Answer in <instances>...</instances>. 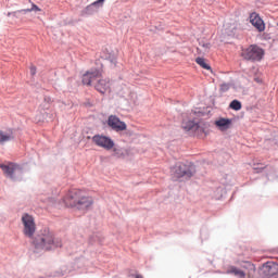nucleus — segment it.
Wrapping results in <instances>:
<instances>
[{"label": "nucleus", "mask_w": 278, "mask_h": 278, "mask_svg": "<svg viewBox=\"0 0 278 278\" xmlns=\"http://www.w3.org/2000/svg\"><path fill=\"white\" fill-rule=\"evenodd\" d=\"M97 81L96 90L98 92H101V94H105V92H110V80L108 79H101V72L93 71V72H87L83 75V84L85 86H91Z\"/></svg>", "instance_id": "f03ea898"}, {"label": "nucleus", "mask_w": 278, "mask_h": 278, "mask_svg": "<svg viewBox=\"0 0 278 278\" xmlns=\"http://www.w3.org/2000/svg\"><path fill=\"white\" fill-rule=\"evenodd\" d=\"M249 18L251 25H253L257 31H264V29H266V24H264V20L260 17V14L251 13Z\"/></svg>", "instance_id": "f8f14e48"}, {"label": "nucleus", "mask_w": 278, "mask_h": 278, "mask_svg": "<svg viewBox=\"0 0 278 278\" xmlns=\"http://www.w3.org/2000/svg\"><path fill=\"white\" fill-rule=\"evenodd\" d=\"M77 203L76 210H86V207H90V205H92V198L84 194V192L79 190Z\"/></svg>", "instance_id": "ddd939ff"}, {"label": "nucleus", "mask_w": 278, "mask_h": 278, "mask_svg": "<svg viewBox=\"0 0 278 278\" xmlns=\"http://www.w3.org/2000/svg\"><path fill=\"white\" fill-rule=\"evenodd\" d=\"M254 81H256V84H262V80L260 77L254 78Z\"/></svg>", "instance_id": "cd10ccee"}, {"label": "nucleus", "mask_w": 278, "mask_h": 278, "mask_svg": "<svg viewBox=\"0 0 278 278\" xmlns=\"http://www.w3.org/2000/svg\"><path fill=\"white\" fill-rule=\"evenodd\" d=\"M267 268H275V265H271V266H267Z\"/></svg>", "instance_id": "c85d7f7f"}, {"label": "nucleus", "mask_w": 278, "mask_h": 278, "mask_svg": "<svg viewBox=\"0 0 278 278\" xmlns=\"http://www.w3.org/2000/svg\"><path fill=\"white\" fill-rule=\"evenodd\" d=\"M227 273L232 274V275H235L236 277H239V278L247 277V274H244V271H242V270H240L236 267H231Z\"/></svg>", "instance_id": "aec40b11"}, {"label": "nucleus", "mask_w": 278, "mask_h": 278, "mask_svg": "<svg viewBox=\"0 0 278 278\" xmlns=\"http://www.w3.org/2000/svg\"><path fill=\"white\" fill-rule=\"evenodd\" d=\"M31 12H34L35 14H42V9H40L38 5L31 3L30 7Z\"/></svg>", "instance_id": "5701e85b"}, {"label": "nucleus", "mask_w": 278, "mask_h": 278, "mask_svg": "<svg viewBox=\"0 0 278 278\" xmlns=\"http://www.w3.org/2000/svg\"><path fill=\"white\" fill-rule=\"evenodd\" d=\"M103 60H105L106 62H109L111 67L116 66V52L114 51H110L106 54H103Z\"/></svg>", "instance_id": "6ab92c4d"}, {"label": "nucleus", "mask_w": 278, "mask_h": 278, "mask_svg": "<svg viewBox=\"0 0 278 278\" xmlns=\"http://www.w3.org/2000/svg\"><path fill=\"white\" fill-rule=\"evenodd\" d=\"M197 64H199V66H201L202 68H205L206 71H212V67L210 66V64H207V62H205V59L203 58H198L195 59Z\"/></svg>", "instance_id": "412c9836"}, {"label": "nucleus", "mask_w": 278, "mask_h": 278, "mask_svg": "<svg viewBox=\"0 0 278 278\" xmlns=\"http://www.w3.org/2000/svg\"><path fill=\"white\" fill-rule=\"evenodd\" d=\"M215 199H223V188L217 189V193L214 194Z\"/></svg>", "instance_id": "b1692460"}, {"label": "nucleus", "mask_w": 278, "mask_h": 278, "mask_svg": "<svg viewBox=\"0 0 278 278\" xmlns=\"http://www.w3.org/2000/svg\"><path fill=\"white\" fill-rule=\"evenodd\" d=\"M10 140H14V131L10 128L0 130V144H5Z\"/></svg>", "instance_id": "2eb2a0df"}, {"label": "nucleus", "mask_w": 278, "mask_h": 278, "mask_svg": "<svg viewBox=\"0 0 278 278\" xmlns=\"http://www.w3.org/2000/svg\"><path fill=\"white\" fill-rule=\"evenodd\" d=\"M104 3H105V0H97L92 2L91 4L86 7V13L94 14V12H99L101 8H103Z\"/></svg>", "instance_id": "4468645a"}, {"label": "nucleus", "mask_w": 278, "mask_h": 278, "mask_svg": "<svg viewBox=\"0 0 278 278\" xmlns=\"http://www.w3.org/2000/svg\"><path fill=\"white\" fill-rule=\"evenodd\" d=\"M197 173V167L192 163H177L172 168V175L174 179H191Z\"/></svg>", "instance_id": "7ed1b4c3"}, {"label": "nucleus", "mask_w": 278, "mask_h": 278, "mask_svg": "<svg viewBox=\"0 0 278 278\" xmlns=\"http://www.w3.org/2000/svg\"><path fill=\"white\" fill-rule=\"evenodd\" d=\"M0 168L11 181H20L25 173V168L16 163H0Z\"/></svg>", "instance_id": "20e7f679"}, {"label": "nucleus", "mask_w": 278, "mask_h": 278, "mask_svg": "<svg viewBox=\"0 0 278 278\" xmlns=\"http://www.w3.org/2000/svg\"><path fill=\"white\" fill-rule=\"evenodd\" d=\"M220 88L225 92V91L229 90V85L223 84Z\"/></svg>", "instance_id": "a878e982"}, {"label": "nucleus", "mask_w": 278, "mask_h": 278, "mask_svg": "<svg viewBox=\"0 0 278 278\" xmlns=\"http://www.w3.org/2000/svg\"><path fill=\"white\" fill-rule=\"evenodd\" d=\"M238 29V20L236 17H228L224 22L223 31L226 36H233Z\"/></svg>", "instance_id": "9b49d317"}, {"label": "nucleus", "mask_w": 278, "mask_h": 278, "mask_svg": "<svg viewBox=\"0 0 278 278\" xmlns=\"http://www.w3.org/2000/svg\"><path fill=\"white\" fill-rule=\"evenodd\" d=\"M30 75H36V66H30Z\"/></svg>", "instance_id": "bb28decb"}, {"label": "nucleus", "mask_w": 278, "mask_h": 278, "mask_svg": "<svg viewBox=\"0 0 278 278\" xmlns=\"http://www.w3.org/2000/svg\"><path fill=\"white\" fill-rule=\"evenodd\" d=\"M23 233L26 238H34V233H36V222L34 216L28 213H24L21 217Z\"/></svg>", "instance_id": "423d86ee"}, {"label": "nucleus", "mask_w": 278, "mask_h": 278, "mask_svg": "<svg viewBox=\"0 0 278 278\" xmlns=\"http://www.w3.org/2000/svg\"><path fill=\"white\" fill-rule=\"evenodd\" d=\"M108 125L113 131H125L127 129V124L121 121L116 115L109 116Z\"/></svg>", "instance_id": "9d476101"}, {"label": "nucleus", "mask_w": 278, "mask_h": 278, "mask_svg": "<svg viewBox=\"0 0 278 278\" xmlns=\"http://www.w3.org/2000/svg\"><path fill=\"white\" fill-rule=\"evenodd\" d=\"M17 12H20V14H27V13L31 12V7L29 9H23Z\"/></svg>", "instance_id": "393cba45"}, {"label": "nucleus", "mask_w": 278, "mask_h": 278, "mask_svg": "<svg viewBox=\"0 0 278 278\" xmlns=\"http://www.w3.org/2000/svg\"><path fill=\"white\" fill-rule=\"evenodd\" d=\"M194 112L190 113L189 115H185L181 127L184 131H195V129H199V122L194 119Z\"/></svg>", "instance_id": "1a4fd4ad"}, {"label": "nucleus", "mask_w": 278, "mask_h": 278, "mask_svg": "<svg viewBox=\"0 0 278 278\" xmlns=\"http://www.w3.org/2000/svg\"><path fill=\"white\" fill-rule=\"evenodd\" d=\"M241 56L243 60H248L250 62H262V60H264V49L252 45L242 50Z\"/></svg>", "instance_id": "39448f33"}, {"label": "nucleus", "mask_w": 278, "mask_h": 278, "mask_svg": "<svg viewBox=\"0 0 278 278\" xmlns=\"http://www.w3.org/2000/svg\"><path fill=\"white\" fill-rule=\"evenodd\" d=\"M34 247L37 251H53L62 247V240L55 237L51 230H43L35 238Z\"/></svg>", "instance_id": "f257e3e1"}, {"label": "nucleus", "mask_w": 278, "mask_h": 278, "mask_svg": "<svg viewBox=\"0 0 278 278\" xmlns=\"http://www.w3.org/2000/svg\"><path fill=\"white\" fill-rule=\"evenodd\" d=\"M79 200V190L68 191L62 199V203L65 207H72L77 210V204Z\"/></svg>", "instance_id": "6e6552de"}, {"label": "nucleus", "mask_w": 278, "mask_h": 278, "mask_svg": "<svg viewBox=\"0 0 278 278\" xmlns=\"http://www.w3.org/2000/svg\"><path fill=\"white\" fill-rule=\"evenodd\" d=\"M215 126L217 127V129H219V131H227V129L231 127V119L222 117L215 121Z\"/></svg>", "instance_id": "dca6fc26"}, {"label": "nucleus", "mask_w": 278, "mask_h": 278, "mask_svg": "<svg viewBox=\"0 0 278 278\" xmlns=\"http://www.w3.org/2000/svg\"><path fill=\"white\" fill-rule=\"evenodd\" d=\"M210 49H212V45L208 41H200L198 46L199 55H205V53H210Z\"/></svg>", "instance_id": "a211bd4d"}, {"label": "nucleus", "mask_w": 278, "mask_h": 278, "mask_svg": "<svg viewBox=\"0 0 278 278\" xmlns=\"http://www.w3.org/2000/svg\"><path fill=\"white\" fill-rule=\"evenodd\" d=\"M229 108L231 110H235V112H239V110H242V103L238 100H233L232 102H230Z\"/></svg>", "instance_id": "4be33fe9"}, {"label": "nucleus", "mask_w": 278, "mask_h": 278, "mask_svg": "<svg viewBox=\"0 0 278 278\" xmlns=\"http://www.w3.org/2000/svg\"><path fill=\"white\" fill-rule=\"evenodd\" d=\"M111 151H112V156L116 157L117 160H123V157H125V155H127V151L125 150V148L116 146L115 142H114V147L111 149Z\"/></svg>", "instance_id": "f3484780"}, {"label": "nucleus", "mask_w": 278, "mask_h": 278, "mask_svg": "<svg viewBox=\"0 0 278 278\" xmlns=\"http://www.w3.org/2000/svg\"><path fill=\"white\" fill-rule=\"evenodd\" d=\"M92 142L96 144V147L104 149V151H112V149H114V139H112L110 136L94 135L92 137Z\"/></svg>", "instance_id": "0eeeda50"}]
</instances>
